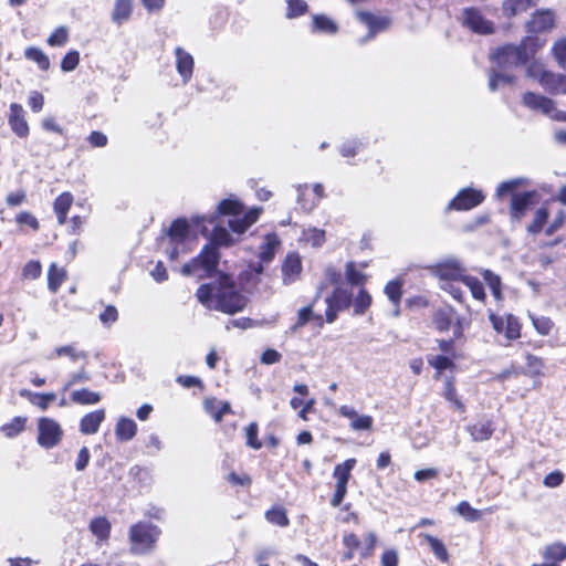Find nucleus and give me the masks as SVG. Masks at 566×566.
I'll use <instances>...</instances> for the list:
<instances>
[{
  "mask_svg": "<svg viewBox=\"0 0 566 566\" xmlns=\"http://www.w3.org/2000/svg\"><path fill=\"white\" fill-rule=\"evenodd\" d=\"M523 104L527 108L541 112L547 116H549L554 112L553 99L533 92H526L523 95Z\"/></svg>",
  "mask_w": 566,
  "mask_h": 566,
  "instance_id": "obj_16",
  "label": "nucleus"
},
{
  "mask_svg": "<svg viewBox=\"0 0 566 566\" xmlns=\"http://www.w3.org/2000/svg\"><path fill=\"white\" fill-rule=\"evenodd\" d=\"M454 317L455 311L452 307H441L433 313L432 322L438 331L447 332L450 329Z\"/></svg>",
  "mask_w": 566,
  "mask_h": 566,
  "instance_id": "obj_26",
  "label": "nucleus"
},
{
  "mask_svg": "<svg viewBox=\"0 0 566 566\" xmlns=\"http://www.w3.org/2000/svg\"><path fill=\"white\" fill-rule=\"evenodd\" d=\"M101 323L105 326L114 324L118 319V312L114 305H107L98 316Z\"/></svg>",
  "mask_w": 566,
  "mask_h": 566,
  "instance_id": "obj_61",
  "label": "nucleus"
},
{
  "mask_svg": "<svg viewBox=\"0 0 566 566\" xmlns=\"http://www.w3.org/2000/svg\"><path fill=\"white\" fill-rule=\"evenodd\" d=\"M105 419L104 409L86 413L80 422V431L83 434H94L98 431L101 423Z\"/></svg>",
  "mask_w": 566,
  "mask_h": 566,
  "instance_id": "obj_19",
  "label": "nucleus"
},
{
  "mask_svg": "<svg viewBox=\"0 0 566 566\" xmlns=\"http://www.w3.org/2000/svg\"><path fill=\"white\" fill-rule=\"evenodd\" d=\"M80 63V53L76 50L69 51L61 62V69L64 72H72Z\"/></svg>",
  "mask_w": 566,
  "mask_h": 566,
  "instance_id": "obj_52",
  "label": "nucleus"
},
{
  "mask_svg": "<svg viewBox=\"0 0 566 566\" xmlns=\"http://www.w3.org/2000/svg\"><path fill=\"white\" fill-rule=\"evenodd\" d=\"M265 520L274 525L286 527L290 524V520L286 515V511L281 507H272L265 512Z\"/></svg>",
  "mask_w": 566,
  "mask_h": 566,
  "instance_id": "obj_36",
  "label": "nucleus"
},
{
  "mask_svg": "<svg viewBox=\"0 0 566 566\" xmlns=\"http://www.w3.org/2000/svg\"><path fill=\"white\" fill-rule=\"evenodd\" d=\"M457 511L460 515L464 516L468 521H476L480 517L479 511L473 509L468 502L462 501L458 504Z\"/></svg>",
  "mask_w": 566,
  "mask_h": 566,
  "instance_id": "obj_64",
  "label": "nucleus"
},
{
  "mask_svg": "<svg viewBox=\"0 0 566 566\" xmlns=\"http://www.w3.org/2000/svg\"><path fill=\"white\" fill-rule=\"evenodd\" d=\"M490 321L493 328L504 334L510 340L516 339L521 336V326L516 317L513 315H506L505 317L497 316L495 314L490 315Z\"/></svg>",
  "mask_w": 566,
  "mask_h": 566,
  "instance_id": "obj_11",
  "label": "nucleus"
},
{
  "mask_svg": "<svg viewBox=\"0 0 566 566\" xmlns=\"http://www.w3.org/2000/svg\"><path fill=\"white\" fill-rule=\"evenodd\" d=\"M24 55L28 60L35 62L42 71H46L50 67V60L48 55L39 48H27Z\"/></svg>",
  "mask_w": 566,
  "mask_h": 566,
  "instance_id": "obj_37",
  "label": "nucleus"
},
{
  "mask_svg": "<svg viewBox=\"0 0 566 566\" xmlns=\"http://www.w3.org/2000/svg\"><path fill=\"white\" fill-rule=\"evenodd\" d=\"M63 356L67 357L72 363H76L78 360H86L88 354L84 350H78L75 345L70 344L56 347L54 352L48 356V359Z\"/></svg>",
  "mask_w": 566,
  "mask_h": 566,
  "instance_id": "obj_24",
  "label": "nucleus"
},
{
  "mask_svg": "<svg viewBox=\"0 0 566 566\" xmlns=\"http://www.w3.org/2000/svg\"><path fill=\"white\" fill-rule=\"evenodd\" d=\"M69 40V30L66 27H59L48 38V44L51 46H63Z\"/></svg>",
  "mask_w": 566,
  "mask_h": 566,
  "instance_id": "obj_48",
  "label": "nucleus"
},
{
  "mask_svg": "<svg viewBox=\"0 0 566 566\" xmlns=\"http://www.w3.org/2000/svg\"><path fill=\"white\" fill-rule=\"evenodd\" d=\"M358 20L368 28L366 36L359 40L360 44L373 40L378 33L388 30L392 23V20L388 15L375 14L367 11H359L357 13Z\"/></svg>",
  "mask_w": 566,
  "mask_h": 566,
  "instance_id": "obj_6",
  "label": "nucleus"
},
{
  "mask_svg": "<svg viewBox=\"0 0 566 566\" xmlns=\"http://www.w3.org/2000/svg\"><path fill=\"white\" fill-rule=\"evenodd\" d=\"M548 216H549V213L546 208L542 207V208L537 209L535 211L533 221L527 227V232L531 234L539 233L542 231L543 227L545 226V223L547 222Z\"/></svg>",
  "mask_w": 566,
  "mask_h": 566,
  "instance_id": "obj_39",
  "label": "nucleus"
},
{
  "mask_svg": "<svg viewBox=\"0 0 566 566\" xmlns=\"http://www.w3.org/2000/svg\"><path fill=\"white\" fill-rule=\"evenodd\" d=\"M302 271V262L296 253H290L286 255L285 261L282 265V274L284 284L293 283Z\"/></svg>",
  "mask_w": 566,
  "mask_h": 566,
  "instance_id": "obj_17",
  "label": "nucleus"
},
{
  "mask_svg": "<svg viewBox=\"0 0 566 566\" xmlns=\"http://www.w3.org/2000/svg\"><path fill=\"white\" fill-rule=\"evenodd\" d=\"M532 322L536 331L542 335H548L553 328V322L545 316H532Z\"/></svg>",
  "mask_w": 566,
  "mask_h": 566,
  "instance_id": "obj_59",
  "label": "nucleus"
},
{
  "mask_svg": "<svg viewBox=\"0 0 566 566\" xmlns=\"http://www.w3.org/2000/svg\"><path fill=\"white\" fill-rule=\"evenodd\" d=\"M90 530L99 539H105L109 535L111 524L105 517H96L91 522Z\"/></svg>",
  "mask_w": 566,
  "mask_h": 566,
  "instance_id": "obj_42",
  "label": "nucleus"
},
{
  "mask_svg": "<svg viewBox=\"0 0 566 566\" xmlns=\"http://www.w3.org/2000/svg\"><path fill=\"white\" fill-rule=\"evenodd\" d=\"M385 294L394 305H398L401 298V283L397 280L388 282L385 286Z\"/></svg>",
  "mask_w": 566,
  "mask_h": 566,
  "instance_id": "obj_51",
  "label": "nucleus"
},
{
  "mask_svg": "<svg viewBox=\"0 0 566 566\" xmlns=\"http://www.w3.org/2000/svg\"><path fill=\"white\" fill-rule=\"evenodd\" d=\"M315 319L317 324L323 325V316L321 314H314L313 304L302 307L297 314L298 325H306L310 321Z\"/></svg>",
  "mask_w": 566,
  "mask_h": 566,
  "instance_id": "obj_46",
  "label": "nucleus"
},
{
  "mask_svg": "<svg viewBox=\"0 0 566 566\" xmlns=\"http://www.w3.org/2000/svg\"><path fill=\"white\" fill-rule=\"evenodd\" d=\"M73 203V196L70 192L61 193L53 203V209L60 224H64L67 219V212Z\"/></svg>",
  "mask_w": 566,
  "mask_h": 566,
  "instance_id": "obj_28",
  "label": "nucleus"
},
{
  "mask_svg": "<svg viewBox=\"0 0 566 566\" xmlns=\"http://www.w3.org/2000/svg\"><path fill=\"white\" fill-rule=\"evenodd\" d=\"M307 10V4L303 0H287V13L289 19H293L304 14Z\"/></svg>",
  "mask_w": 566,
  "mask_h": 566,
  "instance_id": "obj_54",
  "label": "nucleus"
},
{
  "mask_svg": "<svg viewBox=\"0 0 566 566\" xmlns=\"http://www.w3.org/2000/svg\"><path fill=\"white\" fill-rule=\"evenodd\" d=\"M537 192L524 191L522 193H513L510 205V213L513 220L520 221L526 211L536 203Z\"/></svg>",
  "mask_w": 566,
  "mask_h": 566,
  "instance_id": "obj_9",
  "label": "nucleus"
},
{
  "mask_svg": "<svg viewBox=\"0 0 566 566\" xmlns=\"http://www.w3.org/2000/svg\"><path fill=\"white\" fill-rule=\"evenodd\" d=\"M307 189V185H298L297 186V202L301 208L307 212L312 211L317 207L318 200L307 201L305 198V191Z\"/></svg>",
  "mask_w": 566,
  "mask_h": 566,
  "instance_id": "obj_58",
  "label": "nucleus"
},
{
  "mask_svg": "<svg viewBox=\"0 0 566 566\" xmlns=\"http://www.w3.org/2000/svg\"><path fill=\"white\" fill-rule=\"evenodd\" d=\"M325 321L332 324L336 321L338 313L350 305L352 294L345 289L336 287L333 293L325 298Z\"/></svg>",
  "mask_w": 566,
  "mask_h": 566,
  "instance_id": "obj_8",
  "label": "nucleus"
},
{
  "mask_svg": "<svg viewBox=\"0 0 566 566\" xmlns=\"http://www.w3.org/2000/svg\"><path fill=\"white\" fill-rule=\"evenodd\" d=\"M303 239L314 248H319L325 242V231L317 228H308L303 231Z\"/></svg>",
  "mask_w": 566,
  "mask_h": 566,
  "instance_id": "obj_45",
  "label": "nucleus"
},
{
  "mask_svg": "<svg viewBox=\"0 0 566 566\" xmlns=\"http://www.w3.org/2000/svg\"><path fill=\"white\" fill-rule=\"evenodd\" d=\"M463 24L479 34H490L493 32L492 22L488 21L479 10L473 8L464 10Z\"/></svg>",
  "mask_w": 566,
  "mask_h": 566,
  "instance_id": "obj_13",
  "label": "nucleus"
},
{
  "mask_svg": "<svg viewBox=\"0 0 566 566\" xmlns=\"http://www.w3.org/2000/svg\"><path fill=\"white\" fill-rule=\"evenodd\" d=\"M137 432L136 422L126 417H120L115 427V434L117 440L122 442L130 441Z\"/></svg>",
  "mask_w": 566,
  "mask_h": 566,
  "instance_id": "obj_22",
  "label": "nucleus"
},
{
  "mask_svg": "<svg viewBox=\"0 0 566 566\" xmlns=\"http://www.w3.org/2000/svg\"><path fill=\"white\" fill-rule=\"evenodd\" d=\"M542 46L537 36H526L520 44H507L499 48L491 59L499 69L512 70L525 65Z\"/></svg>",
  "mask_w": 566,
  "mask_h": 566,
  "instance_id": "obj_3",
  "label": "nucleus"
},
{
  "mask_svg": "<svg viewBox=\"0 0 566 566\" xmlns=\"http://www.w3.org/2000/svg\"><path fill=\"white\" fill-rule=\"evenodd\" d=\"M25 422H27V418L14 417L10 422H8L1 427V431L3 432V434L6 437H9V438L15 437L24 430Z\"/></svg>",
  "mask_w": 566,
  "mask_h": 566,
  "instance_id": "obj_41",
  "label": "nucleus"
},
{
  "mask_svg": "<svg viewBox=\"0 0 566 566\" xmlns=\"http://www.w3.org/2000/svg\"><path fill=\"white\" fill-rule=\"evenodd\" d=\"M258 424L255 422H251L245 430L247 436V446L254 450H259L262 447L261 441L258 439Z\"/></svg>",
  "mask_w": 566,
  "mask_h": 566,
  "instance_id": "obj_55",
  "label": "nucleus"
},
{
  "mask_svg": "<svg viewBox=\"0 0 566 566\" xmlns=\"http://www.w3.org/2000/svg\"><path fill=\"white\" fill-rule=\"evenodd\" d=\"M554 13L551 10H537L526 23L528 33H542L554 27Z\"/></svg>",
  "mask_w": 566,
  "mask_h": 566,
  "instance_id": "obj_14",
  "label": "nucleus"
},
{
  "mask_svg": "<svg viewBox=\"0 0 566 566\" xmlns=\"http://www.w3.org/2000/svg\"><path fill=\"white\" fill-rule=\"evenodd\" d=\"M552 52L558 66L566 71V38L557 40L552 48Z\"/></svg>",
  "mask_w": 566,
  "mask_h": 566,
  "instance_id": "obj_47",
  "label": "nucleus"
},
{
  "mask_svg": "<svg viewBox=\"0 0 566 566\" xmlns=\"http://www.w3.org/2000/svg\"><path fill=\"white\" fill-rule=\"evenodd\" d=\"M42 265L39 261H29L22 269V276L27 280H35L41 275Z\"/></svg>",
  "mask_w": 566,
  "mask_h": 566,
  "instance_id": "obj_57",
  "label": "nucleus"
},
{
  "mask_svg": "<svg viewBox=\"0 0 566 566\" xmlns=\"http://www.w3.org/2000/svg\"><path fill=\"white\" fill-rule=\"evenodd\" d=\"M132 13V0H116L112 12V21L117 25H122L130 19Z\"/></svg>",
  "mask_w": 566,
  "mask_h": 566,
  "instance_id": "obj_27",
  "label": "nucleus"
},
{
  "mask_svg": "<svg viewBox=\"0 0 566 566\" xmlns=\"http://www.w3.org/2000/svg\"><path fill=\"white\" fill-rule=\"evenodd\" d=\"M346 279L349 284L359 285L365 282L366 276L356 269L353 262H348L346 265Z\"/></svg>",
  "mask_w": 566,
  "mask_h": 566,
  "instance_id": "obj_53",
  "label": "nucleus"
},
{
  "mask_svg": "<svg viewBox=\"0 0 566 566\" xmlns=\"http://www.w3.org/2000/svg\"><path fill=\"white\" fill-rule=\"evenodd\" d=\"M542 87L552 95L566 94V75L549 71Z\"/></svg>",
  "mask_w": 566,
  "mask_h": 566,
  "instance_id": "obj_21",
  "label": "nucleus"
},
{
  "mask_svg": "<svg viewBox=\"0 0 566 566\" xmlns=\"http://www.w3.org/2000/svg\"><path fill=\"white\" fill-rule=\"evenodd\" d=\"M71 399L74 403L86 406L96 405L101 401L102 397L98 392L92 391L87 388L74 390L71 394Z\"/></svg>",
  "mask_w": 566,
  "mask_h": 566,
  "instance_id": "obj_31",
  "label": "nucleus"
},
{
  "mask_svg": "<svg viewBox=\"0 0 566 566\" xmlns=\"http://www.w3.org/2000/svg\"><path fill=\"white\" fill-rule=\"evenodd\" d=\"M38 431V443L45 449H52L57 446L63 434L60 423L48 417L39 419Z\"/></svg>",
  "mask_w": 566,
  "mask_h": 566,
  "instance_id": "obj_5",
  "label": "nucleus"
},
{
  "mask_svg": "<svg viewBox=\"0 0 566 566\" xmlns=\"http://www.w3.org/2000/svg\"><path fill=\"white\" fill-rule=\"evenodd\" d=\"M66 279V271L62 268H57L55 263H52L48 272V287L52 293H56Z\"/></svg>",
  "mask_w": 566,
  "mask_h": 566,
  "instance_id": "obj_32",
  "label": "nucleus"
},
{
  "mask_svg": "<svg viewBox=\"0 0 566 566\" xmlns=\"http://www.w3.org/2000/svg\"><path fill=\"white\" fill-rule=\"evenodd\" d=\"M537 0H504L502 4L503 14L506 18L515 17L535 7Z\"/></svg>",
  "mask_w": 566,
  "mask_h": 566,
  "instance_id": "obj_23",
  "label": "nucleus"
},
{
  "mask_svg": "<svg viewBox=\"0 0 566 566\" xmlns=\"http://www.w3.org/2000/svg\"><path fill=\"white\" fill-rule=\"evenodd\" d=\"M198 301L209 310L234 314L247 305V298L237 290L231 276L219 274L197 290Z\"/></svg>",
  "mask_w": 566,
  "mask_h": 566,
  "instance_id": "obj_2",
  "label": "nucleus"
},
{
  "mask_svg": "<svg viewBox=\"0 0 566 566\" xmlns=\"http://www.w3.org/2000/svg\"><path fill=\"white\" fill-rule=\"evenodd\" d=\"M56 395L54 392H45V394H35L33 401L31 402L33 406L39 407L41 410L45 411L50 403L54 401Z\"/></svg>",
  "mask_w": 566,
  "mask_h": 566,
  "instance_id": "obj_62",
  "label": "nucleus"
},
{
  "mask_svg": "<svg viewBox=\"0 0 566 566\" xmlns=\"http://www.w3.org/2000/svg\"><path fill=\"white\" fill-rule=\"evenodd\" d=\"M548 72L549 71L545 70L541 63L533 62L527 66L526 75L533 80H536L542 86L546 80V75H548Z\"/></svg>",
  "mask_w": 566,
  "mask_h": 566,
  "instance_id": "obj_50",
  "label": "nucleus"
},
{
  "mask_svg": "<svg viewBox=\"0 0 566 566\" xmlns=\"http://www.w3.org/2000/svg\"><path fill=\"white\" fill-rule=\"evenodd\" d=\"M338 31L337 23L325 14L313 15L312 32L335 34Z\"/></svg>",
  "mask_w": 566,
  "mask_h": 566,
  "instance_id": "obj_29",
  "label": "nucleus"
},
{
  "mask_svg": "<svg viewBox=\"0 0 566 566\" xmlns=\"http://www.w3.org/2000/svg\"><path fill=\"white\" fill-rule=\"evenodd\" d=\"M190 232V223L185 218H178L171 222L167 230V235L175 243L184 241Z\"/></svg>",
  "mask_w": 566,
  "mask_h": 566,
  "instance_id": "obj_25",
  "label": "nucleus"
},
{
  "mask_svg": "<svg viewBox=\"0 0 566 566\" xmlns=\"http://www.w3.org/2000/svg\"><path fill=\"white\" fill-rule=\"evenodd\" d=\"M423 538L427 541L432 553L438 559H440L443 563H447L449 560V554L442 541L430 534H424Z\"/></svg>",
  "mask_w": 566,
  "mask_h": 566,
  "instance_id": "obj_35",
  "label": "nucleus"
},
{
  "mask_svg": "<svg viewBox=\"0 0 566 566\" xmlns=\"http://www.w3.org/2000/svg\"><path fill=\"white\" fill-rule=\"evenodd\" d=\"M374 424V419L369 415H358L352 422L350 428L354 431L370 430Z\"/></svg>",
  "mask_w": 566,
  "mask_h": 566,
  "instance_id": "obj_56",
  "label": "nucleus"
},
{
  "mask_svg": "<svg viewBox=\"0 0 566 566\" xmlns=\"http://www.w3.org/2000/svg\"><path fill=\"white\" fill-rule=\"evenodd\" d=\"M495 428L490 419L482 418L475 423L468 427V431L472 439L476 442L489 440Z\"/></svg>",
  "mask_w": 566,
  "mask_h": 566,
  "instance_id": "obj_18",
  "label": "nucleus"
},
{
  "mask_svg": "<svg viewBox=\"0 0 566 566\" xmlns=\"http://www.w3.org/2000/svg\"><path fill=\"white\" fill-rule=\"evenodd\" d=\"M510 70H502L496 66L489 73V88L494 92L500 86L512 85L515 81V76L509 72Z\"/></svg>",
  "mask_w": 566,
  "mask_h": 566,
  "instance_id": "obj_20",
  "label": "nucleus"
},
{
  "mask_svg": "<svg viewBox=\"0 0 566 566\" xmlns=\"http://www.w3.org/2000/svg\"><path fill=\"white\" fill-rule=\"evenodd\" d=\"M160 530L150 523H137L129 530L132 552L134 554H146L150 552L157 542Z\"/></svg>",
  "mask_w": 566,
  "mask_h": 566,
  "instance_id": "obj_4",
  "label": "nucleus"
},
{
  "mask_svg": "<svg viewBox=\"0 0 566 566\" xmlns=\"http://www.w3.org/2000/svg\"><path fill=\"white\" fill-rule=\"evenodd\" d=\"M543 558L547 562L556 564L566 559V545L557 542L545 547Z\"/></svg>",
  "mask_w": 566,
  "mask_h": 566,
  "instance_id": "obj_33",
  "label": "nucleus"
},
{
  "mask_svg": "<svg viewBox=\"0 0 566 566\" xmlns=\"http://www.w3.org/2000/svg\"><path fill=\"white\" fill-rule=\"evenodd\" d=\"M90 380V376L84 368L70 375L69 380L63 386V392L67 391L72 386Z\"/></svg>",
  "mask_w": 566,
  "mask_h": 566,
  "instance_id": "obj_60",
  "label": "nucleus"
},
{
  "mask_svg": "<svg viewBox=\"0 0 566 566\" xmlns=\"http://www.w3.org/2000/svg\"><path fill=\"white\" fill-rule=\"evenodd\" d=\"M280 244V240L276 234L271 233L265 237L264 242L260 245L259 258L263 262H270L273 260L275 250Z\"/></svg>",
  "mask_w": 566,
  "mask_h": 566,
  "instance_id": "obj_30",
  "label": "nucleus"
},
{
  "mask_svg": "<svg viewBox=\"0 0 566 566\" xmlns=\"http://www.w3.org/2000/svg\"><path fill=\"white\" fill-rule=\"evenodd\" d=\"M363 147H364V143L361 139L352 138V139L344 142L339 146L338 150L343 157L349 158V157H355L358 154L359 149Z\"/></svg>",
  "mask_w": 566,
  "mask_h": 566,
  "instance_id": "obj_44",
  "label": "nucleus"
},
{
  "mask_svg": "<svg viewBox=\"0 0 566 566\" xmlns=\"http://www.w3.org/2000/svg\"><path fill=\"white\" fill-rule=\"evenodd\" d=\"M526 185H528V180L526 178H522V177L514 178V179H511L507 181H503L497 186L495 196L497 198H502L505 195L513 192L518 187L526 186Z\"/></svg>",
  "mask_w": 566,
  "mask_h": 566,
  "instance_id": "obj_40",
  "label": "nucleus"
},
{
  "mask_svg": "<svg viewBox=\"0 0 566 566\" xmlns=\"http://www.w3.org/2000/svg\"><path fill=\"white\" fill-rule=\"evenodd\" d=\"M371 295L364 289L359 290L358 294L354 298V313L356 315H363L371 304Z\"/></svg>",
  "mask_w": 566,
  "mask_h": 566,
  "instance_id": "obj_43",
  "label": "nucleus"
},
{
  "mask_svg": "<svg viewBox=\"0 0 566 566\" xmlns=\"http://www.w3.org/2000/svg\"><path fill=\"white\" fill-rule=\"evenodd\" d=\"M433 274L441 280L442 283L446 282H458L463 281L464 269L461 266L460 262L457 260H450L447 262H442L437 264L433 268Z\"/></svg>",
  "mask_w": 566,
  "mask_h": 566,
  "instance_id": "obj_12",
  "label": "nucleus"
},
{
  "mask_svg": "<svg viewBox=\"0 0 566 566\" xmlns=\"http://www.w3.org/2000/svg\"><path fill=\"white\" fill-rule=\"evenodd\" d=\"M260 212V208H253L244 212L243 205L239 200L227 198L218 203L216 212L209 216L192 217V226H201V232L203 235H207L208 233V228L205 223L208 222L213 224L211 241L203 247L198 256L193 258L182 266L181 273L189 276L196 274L199 269H202L206 273H211L216 270L220 259L218 248L221 245H230L232 243L229 231L218 223V218L220 216H228V224L231 231L241 234L258 220Z\"/></svg>",
  "mask_w": 566,
  "mask_h": 566,
  "instance_id": "obj_1",
  "label": "nucleus"
},
{
  "mask_svg": "<svg viewBox=\"0 0 566 566\" xmlns=\"http://www.w3.org/2000/svg\"><path fill=\"white\" fill-rule=\"evenodd\" d=\"M485 196L481 190L474 188H463L448 203L446 211H465L478 207L483 202Z\"/></svg>",
  "mask_w": 566,
  "mask_h": 566,
  "instance_id": "obj_7",
  "label": "nucleus"
},
{
  "mask_svg": "<svg viewBox=\"0 0 566 566\" xmlns=\"http://www.w3.org/2000/svg\"><path fill=\"white\" fill-rule=\"evenodd\" d=\"M176 70L181 76L184 84H187L193 73L195 61L192 55L180 46L175 49Z\"/></svg>",
  "mask_w": 566,
  "mask_h": 566,
  "instance_id": "obj_15",
  "label": "nucleus"
},
{
  "mask_svg": "<svg viewBox=\"0 0 566 566\" xmlns=\"http://www.w3.org/2000/svg\"><path fill=\"white\" fill-rule=\"evenodd\" d=\"M355 464V459H347L345 462L335 467L333 476L336 479V484L347 485L350 478V472Z\"/></svg>",
  "mask_w": 566,
  "mask_h": 566,
  "instance_id": "obj_34",
  "label": "nucleus"
},
{
  "mask_svg": "<svg viewBox=\"0 0 566 566\" xmlns=\"http://www.w3.org/2000/svg\"><path fill=\"white\" fill-rule=\"evenodd\" d=\"M443 396L447 400L451 401L454 403L455 408L463 411L464 410V406L463 403L458 399V396H457V390L453 386V384L451 382V380H447L446 381V385H444V392H443Z\"/></svg>",
  "mask_w": 566,
  "mask_h": 566,
  "instance_id": "obj_63",
  "label": "nucleus"
},
{
  "mask_svg": "<svg viewBox=\"0 0 566 566\" xmlns=\"http://www.w3.org/2000/svg\"><path fill=\"white\" fill-rule=\"evenodd\" d=\"M483 277L488 283L493 296L496 300H501V279L490 270L483 272Z\"/></svg>",
  "mask_w": 566,
  "mask_h": 566,
  "instance_id": "obj_49",
  "label": "nucleus"
},
{
  "mask_svg": "<svg viewBox=\"0 0 566 566\" xmlns=\"http://www.w3.org/2000/svg\"><path fill=\"white\" fill-rule=\"evenodd\" d=\"M462 283L470 290L472 296L475 300L481 301V302L484 301V298H485L484 286H483V283L479 279L471 276V275H465V276H463Z\"/></svg>",
  "mask_w": 566,
  "mask_h": 566,
  "instance_id": "obj_38",
  "label": "nucleus"
},
{
  "mask_svg": "<svg viewBox=\"0 0 566 566\" xmlns=\"http://www.w3.org/2000/svg\"><path fill=\"white\" fill-rule=\"evenodd\" d=\"M25 111L21 104L11 103L8 116V124L15 136L27 138L30 134V127L25 118Z\"/></svg>",
  "mask_w": 566,
  "mask_h": 566,
  "instance_id": "obj_10",
  "label": "nucleus"
}]
</instances>
